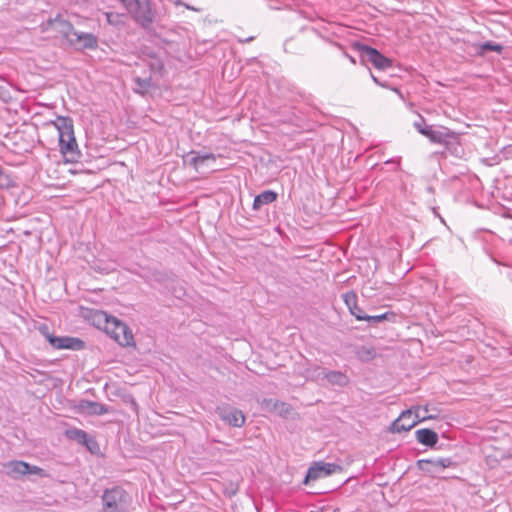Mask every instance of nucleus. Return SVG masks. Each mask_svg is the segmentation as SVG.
<instances>
[{
	"instance_id": "f257e3e1",
	"label": "nucleus",
	"mask_w": 512,
	"mask_h": 512,
	"mask_svg": "<svg viewBox=\"0 0 512 512\" xmlns=\"http://www.w3.org/2000/svg\"><path fill=\"white\" fill-rule=\"evenodd\" d=\"M451 316H453V319H450V342H470L480 339L484 327L479 319L465 310L458 313L453 312V315L450 314Z\"/></svg>"
},
{
	"instance_id": "f03ea898",
	"label": "nucleus",
	"mask_w": 512,
	"mask_h": 512,
	"mask_svg": "<svg viewBox=\"0 0 512 512\" xmlns=\"http://www.w3.org/2000/svg\"><path fill=\"white\" fill-rule=\"evenodd\" d=\"M93 322L121 346H129L133 343L131 330L116 317L108 315L104 311H96L93 315Z\"/></svg>"
},
{
	"instance_id": "7ed1b4c3",
	"label": "nucleus",
	"mask_w": 512,
	"mask_h": 512,
	"mask_svg": "<svg viewBox=\"0 0 512 512\" xmlns=\"http://www.w3.org/2000/svg\"><path fill=\"white\" fill-rule=\"evenodd\" d=\"M53 124L58 131L60 152L69 160H76L79 156V151L78 144L74 136L72 120L68 117L59 116Z\"/></svg>"
},
{
	"instance_id": "20e7f679",
	"label": "nucleus",
	"mask_w": 512,
	"mask_h": 512,
	"mask_svg": "<svg viewBox=\"0 0 512 512\" xmlns=\"http://www.w3.org/2000/svg\"><path fill=\"white\" fill-rule=\"evenodd\" d=\"M132 18L143 28L149 27L155 18L150 0H121Z\"/></svg>"
},
{
	"instance_id": "39448f33",
	"label": "nucleus",
	"mask_w": 512,
	"mask_h": 512,
	"mask_svg": "<svg viewBox=\"0 0 512 512\" xmlns=\"http://www.w3.org/2000/svg\"><path fill=\"white\" fill-rule=\"evenodd\" d=\"M428 418L427 409L421 406L412 407L406 411H403L400 416L392 423V432L409 431L418 422Z\"/></svg>"
},
{
	"instance_id": "423d86ee",
	"label": "nucleus",
	"mask_w": 512,
	"mask_h": 512,
	"mask_svg": "<svg viewBox=\"0 0 512 512\" xmlns=\"http://www.w3.org/2000/svg\"><path fill=\"white\" fill-rule=\"evenodd\" d=\"M39 330L54 349H69L77 351L84 348V342L79 338L69 336H54L49 332V329L46 325L41 326Z\"/></svg>"
},
{
	"instance_id": "0eeeda50",
	"label": "nucleus",
	"mask_w": 512,
	"mask_h": 512,
	"mask_svg": "<svg viewBox=\"0 0 512 512\" xmlns=\"http://www.w3.org/2000/svg\"><path fill=\"white\" fill-rule=\"evenodd\" d=\"M125 498L126 493L120 487L106 489L102 495L103 512H121Z\"/></svg>"
},
{
	"instance_id": "6e6552de",
	"label": "nucleus",
	"mask_w": 512,
	"mask_h": 512,
	"mask_svg": "<svg viewBox=\"0 0 512 512\" xmlns=\"http://www.w3.org/2000/svg\"><path fill=\"white\" fill-rule=\"evenodd\" d=\"M189 162L199 173H209L211 171L216 170L215 162L216 155L210 152L203 151H191L189 153Z\"/></svg>"
},
{
	"instance_id": "1a4fd4ad",
	"label": "nucleus",
	"mask_w": 512,
	"mask_h": 512,
	"mask_svg": "<svg viewBox=\"0 0 512 512\" xmlns=\"http://www.w3.org/2000/svg\"><path fill=\"white\" fill-rule=\"evenodd\" d=\"M342 471V467L335 463H327L323 461L315 462L307 471L304 484H308L310 481H316L318 479L327 477L336 472Z\"/></svg>"
},
{
	"instance_id": "9d476101",
	"label": "nucleus",
	"mask_w": 512,
	"mask_h": 512,
	"mask_svg": "<svg viewBox=\"0 0 512 512\" xmlns=\"http://www.w3.org/2000/svg\"><path fill=\"white\" fill-rule=\"evenodd\" d=\"M360 52L361 56L371 62L377 69L385 70L392 67V60L384 56L375 48L367 45H361Z\"/></svg>"
},
{
	"instance_id": "9b49d317",
	"label": "nucleus",
	"mask_w": 512,
	"mask_h": 512,
	"mask_svg": "<svg viewBox=\"0 0 512 512\" xmlns=\"http://www.w3.org/2000/svg\"><path fill=\"white\" fill-rule=\"evenodd\" d=\"M470 153L469 148L465 143L463 133H455L450 129V156L459 160H464Z\"/></svg>"
},
{
	"instance_id": "f8f14e48",
	"label": "nucleus",
	"mask_w": 512,
	"mask_h": 512,
	"mask_svg": "<svg viewBox=\"0 0 512 512\" xmlns=\"http://www.w3.org/2000/svg\"><path fill=\"white\" fill-rule=\"evenodd\" d=\"M222 420L233 427H242L245 423V416L239 409L233 407L218 408Z\"/></svg>"
},
{
	"instance_id": "ddd939ff",
	"label": "nucleus",
	"mask_w": 512,
	"mask_h": 512,
	"mask_svg": "<svg viewBox=\"0 0 512 512\" xmlns=\"http://www.w3.org/2000/svg\"><path fill=\"white\" fill-rule=\"evenodd\" d=\"M73 45H79L81 48L92 49L97 47V37L92 33L73 32V36L69 39Z\"/></svg>"
},
{
	"instance_id": "4468645a",
	"label": "nucleus",
	"mask_w": 512,
	"mask_h": 512,
	"mask_svg": "<svg viewBox=\"0 0 512 512\" xmlns=\"http://www.w3.org/2000/svg\"><path fill=\"white\" fill-rule=\"evenodd\" d=\"M343 301L347 306L349 312L359 321H363L366 318V314L357 305V295L354 291H349L343 294Z\"/></svg>"
},
{
	"instance_id": "2eb2a0df",
	"label": "nucleus",
	"mask_w": 512,
	"mask_h": 512,
	"mask_svg": "<svg viewBox=\"0 0 512 512\" xmlns=\"http://www.w3.org/2000/svg\"><path fill=\"white\" fill-rule=\"evenodd\" d=\"M420 464H425L427 467H422V469L426 470L430 474L435 477H441V474L445 471L446 467H448L447 459H437V460H422Z\"/></svg>"
},
{
	"instance_id": "dca6fc26",
	"label": "nucleus",
	"mask_w": 512,
	"mask_h": 512,
	"mask_svg": "<svg viewBox=\"0 0 512 512\" xmlns=\"http://www.w3.org/2000/svg\"><path fill=\"white\" fill-rule=\"evenodd\" d=\"M425 137H427L432 143L441 144L445 148L448 146V132L444 127H436L432 125Z\"/></svg>"
},
{
	"instance_id": "f3484780",
	"label": "nucleus",
	"mask_w": 512,
	"mask_h": 512,
	"mask_svg": "<svg viewBox=\"0 0 512 512\" xmlns=\"http://www.w3.org/2000/svg\"><path fill=\"white\" fill-rule=\"evenodd\" d=\"M315 372L317 373L316 377H320L321 375H323V377L325 379H327L328 382H330L333 385L344 386V385H346V383L348 381L347 377L339 371L325 372V371L321 370L320 368H316Z\"/></svg>"
},
{
	"instance_id": "a211bd4d",
	"label": "nucleus",
	"mask_w": 512,
	"mask_h": 512,
	"mask_svg": "<svg viewBox=\"0 0 512 512\" xmlns=\"http://www.w3.org/2000/svg\"><path fill=\"white\" fill-rule=\"evenodd\" d=\"M79 408L82 412L91 415H104L108 412V408L105 405L88 400L81 401Z\"/></svg>"
},
{
	"instance_id": "6ab92c4d",
	"label": "nucleus",
	"mask_w": 512,
	"mask_h": 512,
	"mask_svg": "<svg viewBox=\"0 0 512 512\" xmlns=\"http://www.w3.org/2000/svg\"><path fill=\"white\" fill-rule=\"evenodd\" d=\"M416 440L425 445L433 446L437 443L438 435L435 431L427 428L418 429L415 431Z\"/></svg>"
},
{
	"instance_id": "aec40b11",
	"label": "nucleus",
	"mask_w": 512,
	"mask_h": 512,
	"mask_svg": "<svg viewBox=\"0 0 512 512\" xmlns=\"http://www.w3.org/2000/svg\"><path fill=\"white\" fill-rule=\"evenodd\" d=\"M7 474L11 477L17 478L27 474L29 464L24 461H10L5 465Z\"/></svg>"
},
{
	"instance_id": "412c9836",
	"label": "nucleus",
	"mask_w": 512,
	"mask_h": 512,
	"mask_svg": "<svg viewBox=\"0 0 512 512\" xmlns=\"http://www.w3.org/2000/svg\"><path fill=\"white\" fill-rule=\"evenodd\" d=\"M261 406L264 410L269 412H278L280 414L288 413L289 406L275 399H263Z\"/></svg>"
},
{
	"instance_id": "4be33fe9",
	"label": "nucleus",
	"mask_w": 512,
	"mask_h": 512,
	"mask_svg": "<svg viewBox=\"0 0 512 512\" xmlns=\"http://www.w3.org/2000/svg\"><path fill=\"white\" fill-rule=\"evenodd\" d=\"M277 199V194L272 190H266L257 195L253 201V209L259 210L263 205L270 204Z\"/></svg>"
},
{
	"instance_id": "5701e85b",
	"label": "nucleus",
	"mask_w": 512,
	"mask_h": 512,
	"mask_svg": "<svg viewBox=\"0 0 512 512\" xmlns=\"http://www.w3.org/2000/svg\"><path fill=\"white\" fill-rule=\"evenodd\" d=\"M65 434L69 439L74 440L82 445L87 443V439L89 438L88 434L84 430L78 428L67 429Z\"/></svg>"
},
{
	"instance_id": "b1692460",
	"label": "nucleus",
	"mask_w": 512,
	"mask_h": 512,
	"mask_svg": "<svg viewBox=\"0 0 512 512\" xmlns=\"http://www.w3.org/2000/svg\"><path fill=\"white\" fill-rule=\"evenodd\" d=\"M57 29L63 34V36L69 41L72 38L74 30L71 23L66 20H55Z\"/></svg>"
},
{
	"instance_id": "393cba45",
	"label": "nucleus",
	"mask_w": 512,
	"mask_h": 512,
	"mask_svg": "<svg viewBox=\"0 0 512 512\" xmlns=\"http://www.w3.org/2000/svg\"><path fill=\"white\" fill-rule=\"evenodd\" d=\"M487 51H493L500 54L503 51V46L496 42L486 41L480 45L478 53L483 55Z\"/></svg>"
},
{
	"instance_id": "a878e982",
	"label": "nucleus",
	"mask_w": 512,
	"mask_h": 512,
	"mask_svg": "<svg viewBox=\"0 0 512 512\" xmlns=\"http://www.w3.org/2000/svg\"><path fill=\"white\" fill-rule=\"evenodd\" d=\"M107 22L114 26H120L124 24V16L114 12L105 13Z\"/></svg>"
},
{
	"instance_id": "bb28decb",
	"label": "nucleus",
	"mask_w": 512,
	"mask_h": 512,
	"mask_svg": "<svg viewBox=\"0 0 512 512\" xmlns=\"http://www.w3.org/2000/svg\"><path fill=\"white\" fill-rule=\"evenodd\" d=\"M413 126L420 134L426 136L432 125H426L424 119L419 117L418 120L414 121Z\"/></svg>"
},
{
	"instance_id": "cd10ccee",
	"label": "nucleus",
	"mask_w": 512,
	"mask_h": 512,
	"mask_svg": "<svg viewBox=\"0 0 512 512\" xmlns=\"http://www.w3.org/2000/svg\"><path fill=\"white\" fill-rule=\"evenodd\" d=\"M472 362H473L472 355H462L461 358L457 360L458 365L465 371H469V367Z\"/></svg>"
},
{
	"instance_id": "c85d7f7f",
	"label": "nucleus",
	"mask_w": 512,
	"mask_h": 512,
	"mask_svg": "<svg viewBox=\"0 0 512 512\" xmlns=\"http://www.w3.org/2000/svg\"><path fill=\"white\" fill-rule=\"evenodd\" d=\"M386 319H388V313H383V314L374 315V316L366 315V318H363L364 321H368L370 323H380Z\"/></svg>"
},
{
	"instance_id": "c756f323",
	"label": "nucleus",
	"mask_w": 512,
	"mask_h": 512,
	"mask_svg": "<svg viewBox=\"0 0 512 512\" xmlns=\"http://www.w3.org/2000/svg\"><path fill=\"white\" fill-rule=\"evenodd\" d=\"M135 82L140 93H144L150 87V79H141L138 77L135 79Z\"/></svg>"
},
{
	"instance_id": "7c9ffc66",
	"label": "nucleus",
	"mask_w": 512,
	"mask_h": 512,
	"mask_svg": "<svg viewBox=\"0 0 512 512\" xmlns=\"http://www.w3.org/2000/svg\"><path fill=\"white\" fill-rule=\"evenodd\" d=\"M27 474H35V475H39V476L46 475L45 471L42 468L35 466V465H30V464H29Z\"/></svg>"
},
{
	"instance_id": "2f4dec72",
	"label": "nucleus",
	"mask_w": 512,
	"mask_h": 512,
	"mask_svg": "<svg viewBox=\"0 0 512 512\" xmlns=\"http://www.w3.org/2000/svg\"><path fill=\"white\" fill-rule=\"evenodd\" d=\"M501 156L504 159H510L512 158V144H509L507 146H504L500 151Z\"/></svg>"
},
{
	"instance_id": "473e14b6",
	"label": "nucleus",
	"mask_w": 512,
	"mask_h": 512,
	"mask_svg": "<svg viewBox=\"0 0 512 512\" xmlns=\"http://www.w3.org/2000/svg\"><path fill=\"white\" fill-rule=\"evenodd\" d=\"M502 466L506 469H510L512 466V454L502 459Z\"/></svg>"
},
{
	"instance_id": "72a5a7b5",
	"label": "nucleus",
	"mask_w": 512,
	"mask_h": 512,
	"mask_svg": "<svg viewBox=\"0 0 512 512\" xmlns=\"http://www.w3.org/2000/svg\"><path fill=\"white\" fill-rule=\"evenodd\" d=\"M83 445H85L91 452H93L94 448L97 447L96 441L92 438H88L87 443H84Z\"/></svg>"
},
{
	"instance_id": "f704fd0d",
	"label": "nucleus",
	"mask_w": 512,
	"mask_h": 512,
	"mask_svg": "<svg viewBox=\"0 0 512 512\" xmlns=\"http://www.w3.org/2000/svg\"><path fill=\"white\" fill-rule=\"evenodd\" d=\"M371 77H372L374 83H376L377 85H379L381 87H385V88L388 87V85L385 82L379 81V79L377 77H375L374 75H371Z\"/></svg>"
},
{
	"instance_id": "c9c22d12",
	"label": "nucleus",
	"mask_w": 512,
	"mask_h": 512,
	"mask_svg": "<svg viewBox=\"0 0 512 512\" xmlns=\"http://www.w3.org/2000/svg\"><path fill=\"white\" fill-rule=\"evenodd\" d=\"M187 9L189 10H193V11H200L199 8H196V7H193V6H190V5H187V4H183Z\"/></svg>"
},
{
	"instance_id": "e433bc0d",
	"label": "nucleus",
	"mask_w": 512,
	"mask_h": 512,
	"mask_svg": "<svg viewBox=\"0 0 512 512\" xmlns=\"http://www.w3.org/2000/svg\"><path fill=\"white\" fill-rule=\"evenodd\" d=\"M391 89H392L395 93H397L401 99H403V95H402L401 91H400L398 88H391Z\"/></svg>"
},
{
	"instance_id": "4c0bfd02",
	"label": "nucleus",
	"mask_w": 512,
	"mask_h": 512,
	"mask_svg": "<svg viewBox=\"0 0 512 512\" xmlns=\"http://www.w3.org/2000/svg\"><path fill=\"white\" fill-rule=\"evenodd\" d=\"M485 346H486L487 348H490L491 350H494V347H493L490 343L486 344Z\"/></svg>"
}]
</instances>
